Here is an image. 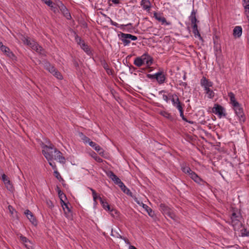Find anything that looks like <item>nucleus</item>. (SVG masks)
Returning a JSON list of instances; mask_svg holds the SVG:
<instances>
[{"label": "nucleus", "mask_w": 249, "mask_h": 249, "mask_svg": "<svg viewBox=\"0 0 249 249\" xmlns=\"http://www.w3.org/2000/svg\"><path fill=\"white\" fill-rule=\"evenodd\" d=\"M228 96L230 99V102L233 106V110L236 115L238 118V120L240 124H242L246 121V116L243 111V108L241 105L237 102L235 98V95L233 93L230 92L228 93Z\"/></svg>", "instance_id": "obj_1"}, {"label": "nucleus", "mask_w": 249, "mask_h": 249, "mask_svg": "<svg viewBox=\"0 0 249 249\" xmlns=\"http://www.w3.org/2000/svg\"><path fill=\"white\" fill-rule=\"evenodd\" d=\"M231 224L234 231H238L243 226V224L240 220L242 218L240 210L236 207H231Z\"/></svg>", "instance_id": "obj_2"}, {"label": "nucleus", "mask_w": 249, "mask_h": 249, "mask_svg": "<svg viewBox=\"0 0 249 249\" xmlns=\"http://www.w3.org/2000/svg\"><path fill=\"white\" fill-rule=\"evenodd\" d=\"M43 148H46L47 151L45 150H42V152L48 161L52 160L53 159V153L54 149H56L54 147L52 143H50L49 145H44L42 146Z\"/></svg>", "instance_id": "obj_3"}, {"label": "nucleus", "mask_w": 249, "mask_h": 249, "mask_svg": "<svg viewBox=\"0 0 249 249\" xmlns=\"http://www.w3.org/2000/svg\"><path fill=\"white\" fill-rule=\"evenodd\" d=\"M212 112L217 115L219 118L226 117L227 114L225 112V108L220 105L215 104L212 108Z\"/></svg>", "instance_id": "obj_4"}, {"label": "nucleus", "mask_w": 249, "mask_h": 249, "mask_svg": "<svg viewBox=\"0 0 249 249\" xmlns=\"http://www.w3.org/2000/svg\"><path fill=\"white\" fill-rule=\"evenodd\" d=\"M120 39L123 41L124 45L126 46L130 43L131 40H137V37L131 34L121 33L120 34Z\"/></svg>", "instance_id": "obj_5"}, {"label": "nucleus", "mask_w": 249, "mask_h": 249, "mask_svg": "<svg viewBox=\"0 0 249 249\" xmlns=\"http://www.w3.org/2000/svg\"><path fill=\"white\" fill-rule=\"evenodd\" d=\"M57 6L62 14L67 19L70 20L71 18L69 11L61 1H58Z\"/></svg>", "instance_id": "obj_6"}, {"label": "nucleus", "mask_w": 249, "mask_h": 249, "mask_svg": "<svg viewBox=\"0 0 249 249\" xmlns=\"http://www.w3.org/2000/svg\"><path fill=\"white\" fill-rule=\"evenodd\" d=\"M142 57L143 58L142 61L143 62V64L146 65V67L143 68L142 70L143 71H145L146 69H150L151 66L153 63V58L151 56L149 55L147 53H144L142 55Z\"/></svg>", "instance_id": "obj_7"}, {"label": "nucleus", "mask_w": 249, "mask_h": 249, "mask_svg": "<svg viewBox=\"0 0 249 249\" xmlns=\"http://www.w3.org/2000/svg\"><path fill=\"white\" fill-rule=\"evenodd\" d=\"M196 10L193 9L190 16L189 17V19L191 22L193 30L198 29L197 23L199 22V21L196 19Z\"/></svg>", "instance_id": "obj_8"}, {"label": "nucleus", "mask_w": 249, "mask_h": 249, "mask_svg": "<svg viewBox=\"0 0 249 249\" xmlns=\"http://www.w3.org/2000/svg\"><path fill=\"white\" fill-rule=\"evenodd\" d=\"M53 153H54V155L53 154V156L54 157V159L55 160H58L59 162L61 163H65V158L63 156L62 153L59 150L57 149H55Z\"/></svg>", "instance_id": "obj_9"}, {"label": "nucleus", "mask_w": 249, "mask_h": 249, "mask_svg": "<svg viewBox=\"0 0 249 249\" xmlns=\"http://www.w3.org/2000/svg\"><path fill=\"white\" fill-rule=\"evenodd\" d=\"M2 180L4 182L5 187L10 191H12L13 189V185L9 179V178L4 174L1 176Z\"/></svg>", "instance_id": "obj_10"}, {"label": "nucleus", "mask_w": 249, "mask_h": 249, "mask_svg": "<svg viewBox=\"0 0 249 249\" xmlns=\"http://www.w3.org/2000/svg\"><path fill=\"white\" fill-rule=\"evenodd\" d=\"M154 17L159 22H161L162 24H165L166 25H170L171 24V22L170 21H167L166 18L164 17L161 16L160 13L159 14L155 12L154 13Z\"/></svg>", "instance_id": "obj_11"}, {"label": "nucleus", "mask_w": 249, "mask_h": 249, "mask_svg": "<svg viewBox=\"0 0 249 249\" xmlns=\"http://www.w3.org/2000/svg\"><path fill=\"white\" fill-rule=\"evenodd\" d=\"M165 79L166 76L164 74L162 70H160L156 73V80L159 84H162L164 83Z\"/></svg>", "instance_id": "obj_12"}, {"label": "nucleus", "mask_w": 249, "mask_h": 249, "mask_svg": "<svg viewBox=\"0 0 249 249\" xmlns=\"http://www.w3.org/2000/svg\"><path fill=\"white\" fill-rule=\"evenodd\" d=\"M24 213L28 219L34 225H36L37 224V221L36 217L30 210H26L25 211Z\"/></svg>", "instance_id": "obj_13"}, {"label": "nucleus", "mask_w": 249, "mask_h": 249, "mask_svg": "<svg viewBox=\"0 0 249 249\" xmlns=\"http://www.w3.org/2000/svg\"><path fill=\"white\" fill-rule=\"evenodd\" d=\"M189 177L196 183L199 184H202L206 183L201 178H200L195 172L192 171L189 175Z\"/></svg>", "instance_id": "obj_14"}, {"label": "nucleus", "mask_w": 249, "mask_h": 249, "mask_svg": "<svg viewBox=\"0 0 249 249\" xmlns=\"http://www.w3.org/2000/svg\"><path fill=\"white\" fill-rule=\"evenodd\" d=\"M2 52H4V53L10 58L12 60H17V57L13 53L10 51V48H0Z\"/></svg>", "instance_id": "obj_15"}, {"label": "nucleus", "mask_w": 249, "mask_h": 249, "mask_svg": "<svg viewBox=\"0 0 249 249\" xmlns=\"http://www.w3.org/2000/svg\"><path fill=\"white\" fill-rule=\"evenodd\" d=\"M200 84L201 86L204 88V89L212 87L213 86V83L204 76L201 79Z\"/></svg>", "instance_id": "obj_16"}, {"label": "nucleus", "mask_w": 249, "mask_h": 249, "mask_svg": "<svg viewBox=\"0 0 249 249\" xmlns=\"http://www.w3.org/2000/svg\"><path fill=\"white\" fill-rule=\"evenodd\" d=\"M106 174L114 182L115 184L117 183L119 180H121L112 171H107Z\"/></svg>", "instance_id": "obj_17"}, {"label": "nucleus", "mask_w": 249, "mask_h": 249, "mask_svg": "<svg viewBox=\"0 0 249 249\" xmlns=\"http://www.w3.org/2000/svg\"><path fill=\"white\" fill-rule=\"evenodd\" d=\"M98 199L103 207V208L106 211L110 210V206L108 204V202L106 201L105 198L101 197L100 196H98Z\"/></svg>", "instance_id": "obj_18"}, {"label": "nucleus", "mask_w": 249, "mask_h": 249, "mask_svg": "<svg viewBox=\"0 0 249 249\" xmlns=\"http://www.w3.org/2000/svg\"><path fill=\"white\" fill-rule=\"evenodd\" d=\"M141 5L143 9L149 11L150 10L151 4L149 0H142Z\"/></svg>", "instance_id": "obj_19"}, {"label": "nucleus", "mask_w": 249, "mask_h": 249, "mask_svg": "<svg viewBox=\"0 0 249 249\" xmlns=\"http://www.w3.org/2000/svg\"><path fill=\"white\" fill-rule=\"evenodd\" d=\"M242 34V28L240 26H235L233 31V35L235 37H240Z\"/></svg>", "instance_id": "obj_20"}, {"label": "nucleus", "mask_w": 249, "mask_h": 249, "mask_svg": "<svg viewBox=\"0 0 249 249\" xmlns=\"http://www.w3.org/2000/svg\"><path fill=\"white\" fill-rule=\"evenodd\" d=\"M159 207L160 211L164 215H166L171 210L168 206L163 203H161Z\"/></svg>", "instance_id": "obj_21"}, {"label": "nucleus", "mask_w": 249, "mask_h": 249, "mask_svg": "<svg viewBox=\"0 0 249 249\" xmlns=\"http://www.w3.org/2000/svg\"><path fill=\"white\" fill-rule=\"evenodd\" d=\"M142 204L143 208L146 211L148 215L150 217L154 218V217L156 216L154 212L150 207H149L147 205L144 204L142 203Z\"/></svg>", "instance_id": "obj_22"}, {"label": "nucleus", "mask_w": 249, "mask_h": 249, "mask_svg": "<svg viewBox=\"0 0 249 249\" xmlns=\"http://www.w3.org/2000/svg\"><path fill=\"white\" fill-rule=\"evenodd\" d=\"M124 29H122L123 31L127 32L129 33H132L134 31V28L133 27V25L131 23H129L126 25H124Z\"/></svg>", "instance_id": "obj_23"}, {"label": "nucleus", "mask_w": 249, "mask_h": 249, "mask_svg": "<svg viewBox=\"0 0 249 249\" xmlns=\"http://www.w3.org/2000/svg\"><path fill=\"white\" fill-rule=\"evenodd\" d=\"M22 40L24 43V44L25 45H32V47H34L35 45V41L29 37H23Z\"/></svg>", "instance_id": "obj_24"}, {"label": "nucleus", "mask_w": 249, "mask_h": 249, "mask_svg": "<svg viewBox=\"0 0 249 249\" xmlns=\"http://www.w3.org/2000/svg\"><path fill=\"white\" fill-rule=\"evenodd\" d=\"M168 95L171 98L174 106H175L177 103L179 101L178 97L176 94H172L171 93H169Z\"/></svg>", "instance_id": "obj_25"}, {"label": "nucleus", "mask_w": 249, "mask_h": 249, "mask_svg": "<svg viewBox=\"0 0 249 249\" xmlns=\"http://www.w3.org/2000/svg\"><path fill=\"white\" fill-rule=\"evenodd\" d=\"M19 239L21 241V242L24 244L25 246L27 248L29 249L30 245L28 244V243L31 244V242H30V241L27 238L24 236L22 234L20 235Z\"/></svg>", "instance_id": "obj_26"}, {"label": "nucleus", "mask_w": 249, "mask_h": 249, "mask_svg": "<svg viewBox=\"0 0 249 249\" xmlns=\"http://www.w3.org/2000/svg\"><path fill=\"white\" fill-rule=\"evenodd\" d=\"M142 59L143 58L142 57V55L141 56L137 57L134 61V64L138 67H141L144 65Z\"/></svg>", "instance_id": "obj_27"}, {"label": "nucleus", "mask_w": 249, "mask_h": 249, "mask_svg": "<svg viewBox=\"0 0 249 249\" xmlns=\"http://www.w3.org/2000/svg\"><path fill=\"white\" fill-rule=\"evenodd\" d=\"M69 205H70V203L67 202V204L63 207V209L64 211L66 217H67L70 216L69 214H70V213H71V208L69 207Z\"/></svg>", "instance_id": "obj_28"}, {"label": "nucleus", "mask_w": 249, "mask_h": 249, "mask_svg": "<svg viewBox=\"0 0 249 249\" xmlns=\"http://www.w3.org/2000/svg\"><path fill=\"white\" fill-rule=\"evenodd\" d=\"M239 230L241 236H249V230H248L247 228L244 227L243 225L242 226V227Z\"/></svg>", "instance_id": "obj_29"}, {"label": "nucleus", "mask_w": 249, "mask_h": 249, "mask_svg": "<svg viewBox=\"0 0 249 249\" xmlns=\"http://www.w3.org/2000/svg\"><path fill=\"white\" fill-rule=\"evenodd\" d=\"M108 211L113 217L117 218L119 216V212L113 207H110V210H108Z\"/></svg>", "instance_id": "obj_30"}, {"label": "nucleus", "mask_w": 249, "mask_h": 249, "mask_svg": "<svg viewBox=\"0 0 249 249\" xmlns=\"http://www.w3.org/2000/svg\"><path fill=\"white\" fill-rule=\"evenodd\" d=\"M79 136L81 138V139L85 143H89V144H90V142H91V141H90V139L89 138L87 137L82 132L79 134Z\"/></svg>", "instance_id": "obj_31"}, {"label": "nucleus", "mask_w": 249, "mask_h": 249, "mask_svg": "<svg viewBox=\"0 0 249 249\" xmlns=\"http://www.w3.org/2000/svg\"><path fill=\"white\" fill-rule=\"evenodd\" d=\"M32 49L35 51L36 53H37L40 55L45 56L46 55V52L43 49V48H32Z\"/></svg>", "instance_id": "obj_32"}, {"label": "nucleus", "mask_w": 249, "mask_h": 249, "mask_svg": "<svg viewBox=\"0 0 249 249\" xmlns=\"http://www.w3.org/2000/svg\"><path fill=\"white\" fill-rule=\"evenodd\" d=\"M160 114L161 115L163 116V117L170 121H173L174 120V118L172 117V116L171 115L170 113H168V112L162 111L160 112Z\"/></svg>", "instance_id": "obj_33"}, {"label": "nucleus", "mask_w": 249, "mask_h": 249, "mask_svg": "<svg viewBox=\"0 0 249 249\" xmlns=\"http://www.w3.org/2000/svg\"><path fill=\"white\" fill-rule=\"evenodd\" d=\"M205 89V90H206V93L208 95V98H209L210 99L213 98V97H214V93L213 91V90L211 89H210V88H207L206 89Z\"/></svg>", "instance_id": "obj_34"}, {"label": "nucleus", "mask_w": 249, "mask_h": 249, "mask_svg": "<svg viewBox=\"0 0 249 249\" xmlns=\"http://www.w3.org/2000/svg\"><path fill=\"white\" fill-rule=\"evenodd\" d=\"M42 63L43 65L44 69L47 71H48V70L52 66V65L48 61L45 59L42 61Z\"/></svg>", "instance_id": "obj_35"}, {"label": "nucleus", "mask_w": 249, "mask_h": 249, "mask_svg": "<svg viewBox=\"0 0 249 249\" xmlns=\"http://www.w3.org/2000/svg\"><path fill=\"white\" fill-rule=\"evenodd\" d=\"M82 50L90 57L93 56V50L91 48H81Z\"/></svg>", "instance_id": "obj_36"}, {"label": "nucleus", "mask_w": 249, "mask_h": 249, "mask_svg": "<svg viewBox=\"0 0 249 249\" xmlns=\"http://www.w3.org/2000/svg\"><path fill=\"white\" fill-rule=\"evenodd\" d=\"M54 176L60 182H65L64 179L60 176L59 173L57 170L54 171Z\"/></svg>", "instance_id": "obj_37"}, {"label": "nucleus", "mask_w": 249, "mask_h": 249, "mask_svg": "<svg viewBox=\"0 0 249 249\" xmlns=\"http://www.w3.org/2000/svg\"><path fill=\"white\" fill-rule=\"evenodd\" d=\"M243 5L245 9V14H246L249 22V4H243Z\"/></svg>", "instance_id": "obj_38"}, {"label": "nucleus", "mask_w": 249, "mask_h": 249, "mask_svg": "<svg viewBox=\"0 0 249 249\" xmlns=\"http://www.w3.org/2000/svg\"><path fill=\"white\" fill-rule=\"evenodd\" d=\"M181 170L183 173H184L185 174H187L189 175H190L191 172L193 171L189 167L186 166H182Z\"/></svg>", "instance_id": "obj_39"}, {"label": "nucleus", "mask_w": 249, "mask_h": 249, "mask_svg": "<svg viewBox=\"0 0 249 249\" xmlns=\"http://www.w3.org/2000/svg\"><path fill=\"white\" fill-rule=\"evenodd\" d=\"M100 62L101 65L103 66L105 70L109 68V66L107 63L106 62V60L103 57H101L100 58Z\"/></svg>", "instance_id": "obj_40"}, {"label": "nucleus", "mask_w": 249, "mask_h": 249, "mask_svg": "<svg viewBox=\"0 0 249 249\" xmlns=\"http://www.w3.org/2000/svg\"><path fill=\"white\" fill-rule=\"evenodd\" d=\"M54 77L57 78L58 79H62L63 76L61 73L56 69L54 72L52 74Z\"/></svg>", "instance_id": "obj_41"}, {"label": "nucleus", "mask_w": 249, "mask_h": 249, "mask_svg": "<svg viewBox=\"0 0 249 249\" xmlns=\"http://www.w3.org/2000/svg\"><path fill=\"white\" fill-rule=\"evenodd\" d=\"M110 22L112 25H113L117 28H119L120 29H124L123 28L124 26V24L119 25L117 22L113 21L111 19H110Z\"/></svg>", "instance_id": "obj_42"}, {"label": "nucleus", "mask_w": 249, "mask_h": 249, "mask_svg": "<svg viewBox=\"0 0 249 249\" xmlns=\"http://www.w3.org/2000/svg\"><path fill=\"white\" fill-rule=\"evenodd\" d=\"M183 111L184 110H182V111H179V114H180V117L182 118V119L186 122H188V123H189L190 124H194V122L192 121H188L187 118L184 116V114H183Z\"/></svg>", "instance_id": "obj_43"}, {"label": "nucleus", "mask_w": 249, "mask_h": 249, "mask_svg": "<svg viewBox=\"0 0 249 249\" xmlns=\"http://www.w3.org/2000/svg\"><path fill=\"white\" fill-rule=\"evenodd\" d=\"M72 57V63H73V64L74 65V66L75 67V68H76V70H78L79 69V63H78V61H79V59L78 58H76L75 57Z\"/></svg>", "instance_id": "obj_44"}, {"label": "nucleus", "mask_w": 249, "mask_h": 249, "mask_svg": "<svg viewBox=\"0 0 249 249\" xmlns=\"http://www.w3.org/2000/svg\"><path fill=\"white\" fill-rule=\"evenodd\" d=\"M91 147H92V148H94V149L95 150H101L100 149V146L99 145H98L97 144H96L95 142L91 141V142H90V144H89Z\"/></svg>", "instance_id": "obj_45"}, {"label": "nucleus", "mask_w": 249, "mask_h": 249, "mask_svg": "<svg viewBox=\"0 0 249 249\" xmlns=\"http://www.w3.org/2000/svg\"><path fill=\"white\" fill-rule=\"evenodd\" d=\"M213 43L215 46L220 45V39L217 35H215L213 37Z\"/></svg>", "instance_id": "obj_46"}, {"label": "nucleus", "mask_w": 249, "mask_h": 249, "mask_svg": "<svg viewBox=\"0 0 249 249\" xmlns=\"http://www.w3.org/2000/svg\"><path fill=\"white\" fill-rule=\"evenodd\" d=\"M75 40H76V42H77V43L79 45H80V46L82 45L83 47H85V43L84 42V41L82 40V39L80 37L77 36L75 37Z\"/></svg>", "instance_id": "obj_47"}, {"label": "nucleus", "mask_w": 249, "mask_h": 249, "mask_svg": "<svg viewBox=\"0 0 249 249\" xmlns=\"http://www.w3.org/2000/svg\"><path fill=\"white\" fill-rule=\"evenodd\" d=\"M55 3H53L52 6L51 5V6H50V7L51 8V10L53 11L54 13H57L59 12V10L57 6H55Z\"/></svg>", "instance_id": "obj_48"}, {"label": "nucleus", "mask_w": 249, "mask_h": 249, "mask_svg": "<svg viewBox=\"0 0 249 249\" xmlns=\"http://www.w3.org/2000/svg\"><path fill=\"white\" fill-rule=\"evenodd\" d=\"M166 215H167L168 217L174 220L175 219V218L176 217V214L172 212L171 210Z\"/></svg>", "instance_id": "obj_49"}, {"label": "nucleus", "mask_w": 249, "mask_h": 249, "mask_svg": "<svg viewBox=\"0 0 249 249\" xmlns=\"http://www.w3.org/2000/svg\"><path fill=\"white\" fill-rule=\"evenodd\" d=\"M175 107L178 109L179 110V111H182L183 110L182 105L180 102V101L177 103V104L174 106Z\"/></svg>", "instance_id": "obj_50"}, {"label": "nucleus", "mask_w": 249, "mask_h": 249, "mask_svg": "<svg viewBox=\"0 0 249 249\" xmlns=\"http://www.w3.org/2000/svg\"><path fill=\"white\" fill-rule=\"evenodd\" d=\"M193 33L195 37L201 38V35L199 33V32L198 29L193 30Z\"/></svg>", "instance_id": "obj_51"}, {"label": "nucleus", "mask_w": 249, "mask_h": 249, "mask_svg": "<svg viewBox=\"0 0 249 249\" xmlns=\"http://www.w3.org/2000/svg\"><path fill=\"white\" fill-rule=\"evenodd\" d=\"M222 51L221 48H215L214 50V53L216 57L220 56L221 53Z\"/></svg>", "instance_id": "obj_52"}, {"label": "nucleus", "mask_w": 249, "mask_h": 249, "mask_svg": "<svg viewBox=\"0 0 249 249\" xmlns=\"http://www.w3.org/2000/svg\"><path fill=\"white\" fill-rule=\"evenodd\" d=\"M105 70L107 74H108L109 75H112L113 74L114 71L112 69L108 68L106 69Z\"/></svg>", "instance_id": "obj_53"}, {"label": "nucleus", "mask_w": 249, "mask_h": 249, "mask_svg": "<svg viewBox=\"0 0 249 249\" xmlns=\"http://www.w3.org/2000/svg\"><path fill=\"white\" fill-rule=\"evenodd\" d=\"M92 196H93V200L95 202H96V199H98V196H97V193L96 192V191H93V193H92Z\"/></svg>", "instance_id": "obj_54"}, {"label": "nucleus", "mask_w": 249, "mask_h": 249, "mask_svg": "<svg viewBox=\"0 0 249 249\" xmlns=\"http://www.w3.org/2000/svg\"><path fill=\"white\" fill-rule=\"evenodd\" d=\"M48 161H49V163L50 165L52 166L53 169H54L55 170H56V166L55 165V163L54 162L52 161V160H49Z\"/></svg>", "instance_id": "obj_55"}, {"label": "nucleus", "mask_w": 249, "mask_h": 249, "mask_svg": "<svg viewBox=\"0 0 249 249\" xmlns=\"http://www.w3.org/2000/svg\"><path fill=\"white\" fill-rule=\"evenodd\" d=\"M156 73L154 74H147L146 77L151 79H156Z\"/></svg>", "instance_id": "obj_56"}, {"label": "nucleus", "mask_w": 249, "mask_h": 249, "mask_svg": "<svg viewBox=\"0 0 249 249\" xmlns=\"http://www.w3.org/2000/svg\"><path fill=\"white\" fill-rule=\"evenodd\" d=\"M56 70V69L54 67V66L52 65V66L48 70V71L51 73L53 74L54 71Z\"/></svg>", "instance_id": "obj_57"}, {"label": "nucleus", "mask_w": 249, "mask_h": 249, "mask_svg": "<svg viewBox=\"0 0 249 249\" xmlns=\"http://www.w3.org/2000/svg\"><path fill=\"white\" fill-rule=\"evenodd\" d=\"M120 238L124 240L127 244H130V242L129 241L128 239L126 238V237H124L123 236H120Z\"/></svg>", "instance_id": "obj_58"}, {"label": "nucleus", "mask_w": 249, "mask_h": 249, "mask_svg": "<svg viewBox=\"0 0 249 249\" xmlns=\"http://www.w3.org/2000/svg\"><path fill=\"white\" fill-rule=\"evenodd\" d=\"M124 193L126 194L127 195L132 197V193L130 191L129 189L126 190V191Z\"/></svg>", "instance_id": "obj_59"}, {"label": "nucleus", "mask_w": 249, "mask_h": 249, "mask_svg": "<svg viewBox=\"0 0 249 249\" xmlns=\"http://www.w3.org/2000/svg\"><path fill=\"white\" fill-rule=\"evenodd\" d=\"M56 191L57 192L58 196L62 195V194H63V192L61 191L60 188L58 186H56Z\"/></svg>", "instance_id": "obj_60"}, {"label": "nucleus", "mask_w": 249, "mask_h": 249, "mask_svg": "<svg viewBox=\"0 0 249 249\" xmlns=\"http://www.w3.org/2000/svg\"><path fill=\"white\" fill-rule=\"evenodd\" d=\"M62 195L58 196L60 200H61L62 201V199H67V197H66L65 194H64L63 193V194Z\"/></svg>", "instance_id": "obj_61"}, {"label": "nucleus", "mask_w": 249, "mask_h": 249, "mask_svg": "<svg viewBox=\"0 0 249 249\" xmlns=\"http://www.w3.org/2000/svg\"><path fill=\"white\" fill-rule=\"evenodd\" d=\"M94 159L95 160L99 163L103 162V160L100 157L98 156H96L94 157Z\"/></svg>", "instance_id": "obj_62"}, {"label": "nucleus", "mask_w": 249, "mask_h": 249, "mask_svg": "<svg viewBox=\"0 0 249 249\" xmlns=\"http://www.w3.org/2000/svg\"><path fill=\"white\" fill-rule=\"evenodd\" d=\"M45 3L50 7L51 6V5L52 6L53 2L51 0H48L46 2H45Z\"/></svg>", "instance_id": "obj_63"}, {"label": "nucleus", "mask_w": 249, "mask_h": 249, "mask_svg": "<svg viewBox=\"0 0 249 249\" xmlns=\"http://www.w3.org/2000/svg\"><path fill=\"white\" fill-rule=\"evenodd\" d=\"M162 97H163V99L166 101L167 103L168 102L169 100V98L168 97V96L165 95V94H163L162 95Z\"/></svg>", "instance_id": "obj_64"}]
</instances>
